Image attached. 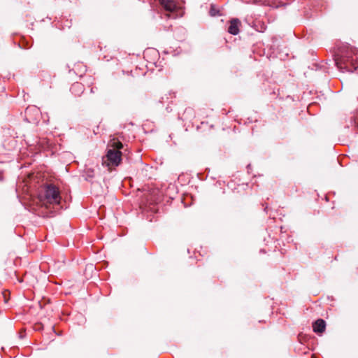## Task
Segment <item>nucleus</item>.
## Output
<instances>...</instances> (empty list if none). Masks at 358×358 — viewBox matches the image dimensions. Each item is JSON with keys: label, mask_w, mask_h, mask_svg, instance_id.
Returning a JSON list of instances; mask_svg holds the SVG:
<instances>
[{"label": "nucleus", "mask_w": 358, "mask_h": 358, "mask_svg": "<svg viewBox=\"0 0 358 358\" xmlns=\"http://www.w3.org/2000/svg\"><path fill=\"white\" fill-rule=\"evenodd\" d=\"M209 14L212 17L221 16L222 10H220L215 4L212 3L210 5Z\"/></svg>", "instance_id": "423d86ee"}, {"label": "nucleus", "mask_w": 358, "mask_h": 358, "mask_svg": "<svg viewBox=\"0 0 358 358\" xmlns=\"http://www.w3.org/2000/svg\"><path fill=\"white\" fill-rule=\"evenodd\" d=\"M122 160V152L119 150H108L106 157L103 158V165L107 166L109 171L117 166Z\"/></svg>", "instance_id": "f257e3e1"}, {"label": "nucleus", "mask_w": 358, "mask_h": 358, "mask_svg": "<svg viewBox=\"0 0 358 358\" xmlns=\"http://www.w3.org/2000/svg\"><path fill=\"white\" fill-rule=\"evenodd\" d=\"M161 6L169 13H173L177 9V6L173 0H159Z\"/></svg>", "instance_id": "20e7f679"}, {"label": "nucleus", "mask_w": 358, "mask_h": 358, "mask_svg": "<svg viewBox=\"0 0 358 358\" xmlns=\"http://www.w3.org/2000/svg\"><path fill=\"white\" fill-rule=\"evenodd\" d=\"M241 27V22L238 19H232L229 22L228 32L232 35H237L240 31Z\"/></svg>", "instance_id": "7ed1b4c3"}, {"label": "nucleus", "mask_w": 358, "mask_h": 358, "mask_svg": "<svg viewBox=\"0 0 358 358\" xmlns=\"http://www.w3.org/2000/svg\"><path fill=\"white\" fill-rule=\"evenodd\" d=\"M166 16H167L168 17H171L170 13H167V14H166Z\"/></svg>", "instance_id": "1a4fd4ad"}, {"label": "nucleus", "mask_w": 358, "mask_h": 358, "mask_svg": "<svg viewBox=\"0 0 358 358\" xmlns=\"http://www.w3.org/2000/svg\"><path fill=\"white\" fill-rule=\"evenodd\" d=\"M45 199L50 203L59 204L60 201V195L58 189L53 185H48L45 188Z\"/></svg>", "instance_id": "f03ea898"}, {"label": "nucleus", "mask_w": 358, "mask_h": 358, "mask_svg": "<svg viewBox=\"0 0 358 358\" xmlns=\"http://www.w3.org/2000/svg\"><path fill=\"white\" fill-rule=\"evenodd\" d=\"M352 65L354 66L355 70L358 69V53L356 52L351 60Z\"/></svg>", "instance_id": "6e6552de"}, {"label": "nucleus", "mask_w": 358, "mask_h": 358, "mask_svg": "<svg viewBox=\"0 0 358 358\" xmlns=\"http://www.w3.org/2000/svg\"><path fill=\"white\" fill-rule=\"evenodd\" d=\"M112 148H110L109 150H119L123 148V145L120 141H115L111 145Z\"/></svg>", "instance_id": "0eeeda50"}, {"label": "nucleus", "mask_w": 358, "mask_h": 358, "mask_svg": "<svg viewBox=\"0 0 358 358\" xmlns=\"http://www.w3.org/2000/svg\"><path fill=\"white\" fill-rule=\"evenodd\" d=\"M313 331L316 333H322L325 329V322L323 320H317L313 325Z\"/></svg>", "instance_id": "39448f33"}, {"label": "nucleus", "mask_w": 358, "mask_h": 358, "mask_svg": "<svg viewBox=\"0 0 358 358\" xmlns=\"http://www.w3.org/2000/svg\"><path fill=\"white\" fill-rule=\"evenodd\" d=\"M313 358H315V357H313Z\"/></svg>", "instance_id": "9d476101"}]
</instances>
